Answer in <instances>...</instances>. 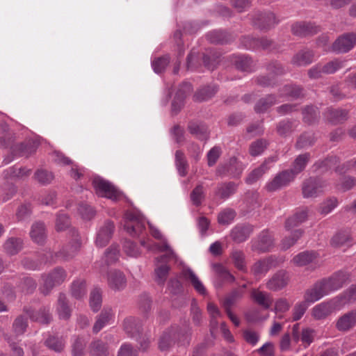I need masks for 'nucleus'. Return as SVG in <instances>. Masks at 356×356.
<instances>
[{"instance_id":"obj_22","label":"nucleus","mask_w":356,"mask_h":356,"mask_svg":"<svg viewBox=\"0 0 356 356\" xmlns=\"http://www.w3.org/2000/svg\"><path fill=\"white\" fill-rule=\"evenodd\" d=\"M23 311L33 321L48 324L52 319V316L49 312V307H42L38 311H34L31 308L25 307Z\"/></svg>"},{"instance_id":"obj_19","label":"nucleus","mask_w":356,"mask_h":356,"mask_svg":"<svg viewBox=\"0 0 356 356\" xmlns=\"http://www.w3.org/2000/svg\"><path fill=\"white\" fill-rule=\"evenodd\" d=\"M289 277L285 270H281L275 273L267 282L266 286L273 291H277L284 288L289 282Z\"/></svg>"},{"instance_id":"obj_21","label":"nucleus","mask_w":356,"mask_h":356,"mask_svg":"<svg viewBox=\"0 0 356 356\" xmlns=\"http://www.w3.org/2000/svg\"><path fill=\"white\" fill-rule=\"evenodd\" d=\"M319 31V26L311 22H296L291 26L292 33L301 37L316 34Z\"/></svg>"},{"instance_id":"obj_26","label":"nucleus","mask_w":356,"mask_h":356,"mask_svg":"<svg viewBox=\"0 0 356 356\" xmlns=\"http://www.w3.org/2000/svg\"><path fill=\"white\" fill-rule=\"evenodd\" d=\"M253 23L261 29H270L277 23L273 13H257L253 17Z\"/></svg>"},{"instance_id":"obj_15","label":"nucleus","mask_w":356,"mask_h":356,"mask_svg":"<svg viewBox=\"0 0 356 356\" xmlns=\"http://www.w3.org/2000/svg\"><path fill=\"white\" fill-rule=\"evenodd\" d=\"M314 331L308 327H301L300 323H296L292 327V339L298 343L301 341L305 347L309 346L314 341Z\"/></svg>"},{"instance_id":"obj_62","label":"nucleus","mask_w":356,"mask_h":356,"mask_svg":"<svg viewBox=\"0 0 356 356\" xmlns=\"http://www.w3.org/2000/svg\"><path fill=\"white\" fill-rule=\"evenodd\" d=\"M267 145L268 143L265 139H259L250 145V154L253 156H259L264 152Z\"/></svg>"},{"instance_id":"obj_27","label":"nucleus","mask_w":356,"mask_h":356,"mask_svg":"<svg viewBox=\"0 0 356 356\" xmlns=\"http://www.w3.org/2000/svg\"><path fill=\"white\" fill-rule=\"evenodd\" d=\"M356 325V310L348 312L340 316L336 322V328L341 332H347Z\"/></svg>"},{"instance_id":"obj_49","label":"nucleus","mask_w":356,"mask_h":356,"mask_svg":"<svg viewBox=\"0 0 356 356\" xmlns=\"http://www.w3.org/2000/svg\"><path fill=\"white\" fill-rule=\"evenodd\" d=\"M175 165L179 174L181 177L186 176L188 164L184 152L181 150H177L175 152Z\"/></svg>"},{"instance_id":"obj_30","label":"nucleus","mask_w":356,"mask_h":356,"mask_svg":"<svg viewBox=\"0 0 356 356\" xmlns=\"http://www.w3.org/2000/svg\"><path fill=\"white\" fill-rule=\"evenodd\" d=\"M307 208L299 209L292 216L286 219L285 222L286 229L289 230L295 227L300 225L307 219Z\"/></svg>"},{"instance_id":"obj_34","label":"nucleus","mask_w":356,"mask_h":356,"mask_svg":"<svg viewBox=\"0 0 356 356\" xmlns=\"http://www.w3.org/2000/svg\"><path fill=\"white\" fill-rule=\"evenodd\" d=\"M314 56L312 51L301 50L293 56L291 63L297 66H306L312 63Z\"/></svg>"},{"instance_id":"obj_43","label":"nucleus","mask_w":356,"mask_h":356,"mask_svg":"<svg viewBox=\"0 0 356 356\" xmlns=\"http://www.w3.org/2000/svg\"><path fill=\"white\" fill-rule=\"evenodd\" d=\"M316 259V254L314 252L305 251L295 256L292 261L296 266H303L312 263Z\"/></svg>"},{"instance_id":"obj_41","label":"nucleus","mask_w":356,"mask_h":356,"mask_svg":"<svg viewBox=\"0 0 356 356\" xmlns=\"http://www.w3.org/2000/svg\"><path fill=\"white\" fill-rule=\"evenodd\" d=\"M218 91V87L215 85H209L200 88L195 94V100L202 102L211 98Z\"/></svg>"},{"instance_id":"obj_59","label":"nucleus","mask_w":356,"mask_h":356,"mask_svg":"<svg viewBox=\"0 0 356 356\" xmlns=\"http://www.w3.org/2000/svg\"><path fill=\"white\" fill-rule=\"evenodd\" d=\"M252 60L245 55L236 56L234 63L236 68L241 71H249L252 67Z\"/></svg>"},{"instance_id":"obj_28","label":"nucleus","mask_w":356,"mask_h":356,"mask_svg":"<svg viewBox=\"0 0 356 356\" xmlns=\"http://www.w3.org/2000/svg\"><path fill=\"white\" fill-rule=\"evenodd\" d=\"M56 312L60 319L68 320L72 314V309L68 304L65 294L60 293L58 297Z\"/></svg>"},{"instance_id":"obj_54","label":"nucleus","mask_w":356,"mask_h":356,"mask_svg":"<svg viewBox=\"0 0 356 356\" xmlns=\"http://www.w3.org/2000/svg\"><path fill=\"white\" fill-rule=\"evenodd\" d=\"M236 211L231 208H226L220 211L218 216V222L222 225H229L236 217Z\"/></svg>"},{"instance_id":"obj_3","label":"nucleus","mask_w":356,"mask_h":356,"mask_svg":"<svg viewBox=\"0 0 356 356\" xmlns=\"http://www.w3.org/2000/svg\"><path fill=\"white\" fill-rule=\"evenodd\" d=\"M66 276V272L61 268H56L49 274L42 275L44 283L40 288L41 293L44 296L49 295L54 287L65 281Z\"/></svg>"},{"instance_id":"obj_50","label":"nucleus","mask_w":356,"mask_h":356,"mask_svg":"<svg viewBox=\"0 0 356 356\" xmlns=\"http://www.w3.org/2000/svg\"><path fill=\"white\" fill-rule=\"evenodd\" d=\"M157 249L160 252H166L165 254H163L156 258L157 263H165L169 260L173 259L175 257V254L173 250L170 248L168 243L165 239L163 240V243L161 245H156Z\"/></svg>"},{"instance_id":"obj_18","label":"nucleus","mask_w":356,"mask_h":356,"mask_svg":"<svg viewBox=\"0 0 356 356\" xmlns=\"http://www.w3.org/2000/svg\"><path fill=\"white\" fill-rule=\"evenodd\" d=\"M348 279L346 273L339 271L327 278L322 279L329 293L341 288Z\"/></svg>"},{"instance_id":"obj_23","label":"nucleus","mask_w":356,"mask_h":356,"mask_svg":"<svg viewBox=\"0 0 356 356\" xmlns=\"http://www.w3.org/2000/svg\"><path fill=\"white\" fill-rule=\"evenodd\" d=\"M191 91L192 86L188 83H184L179 86L172 102V110L174 113H177L181 110L185 97Z\"/></svg>"},{"instance_id":"obj_14","label":"nucleus","mask_w":356,"mask_h":356,"mask_svg":"<svg viewBox=\"0 0 356 356\" xmlns=\"http://www.w3.org/2000/svg\"><path fill=\"white\" fill-rule=\"evenodd\" d=\"M338 302L335 300L322 302L315 305L312 309V316L316 320L327 318L337 309Z\"/></svg>"},{"instance_id":"obj_12","label":"nucleus","mask_w":356,"mask_h":356,"mask_svg":"<svg viewBox=\"0 0 356 356\" xmlns=\"http://www.w3.org/2000/svg\"><path fill=\"white\" fill-rule=\"evenodd\" d=\"M329 294L330 293L321 279L316 282L305 291L304 293V300L309 304H313Z\"/></svg>"},{"instance_id":"obj_35","label":"nucleus","mask_w":356,"mask_h":356,"mask_svg":"<svg viewBox=\"0 0 356 356\" xmlns=\"http://www.w3.org/2000/svg\"><path fill=\"white\" fill-rule=\"evenodd\" d=\"M348 112L344 109L328 108L325 113L326 119L333 124L341 123L348 119Z\"/></svg>"},{"instance_id":"obj_55","label":"nucleus","mask_w":356,"mask_h":356,"mask_svg":"<svg viewBox=\"0 0 356 356\" xmlns=\"http://www.w3.org/2000/svg\"><path fill=\"white\" fill-rule=\"evenodd\" d=\"M303 230L296 229L290 236H285L281 241V248L282 250H287L293 246L297 241L302 236Z\"/></svg>"},{"instance_id":"obj_58","label":"nucleus","mask_w":356,"mask_h":356,"mask_svg":"<svg viewBox=\"0 0 356 356\" xmlns=\"http://www.w3.org/2000/svg\"><path fill=\"white\" fill-rule=\"evenodd\" d=\"M102 291L99 288H95L90 293V306L91 309L97 312L102 306Z\"/></svg>"},{"instance_id":"obj_52","label":"nucleus","mask_w":356,"mask_h":356,"mask_svg":"<svg viewBox=\"0 0 356 356\" xmlns=\"http://www.w3.org/2000/svg\"><path fill=\"white\" fill-rule=\"evenodd\" d=\"M213 269L216 274L224 282L232 283L235 281V277L229 271L221 264H213Z\"/></svg>"},{"instance_id":"obj_57","label":"nucleus","mask_w":356,"mask_h":356,"mask_svg":"<svg viewBox=\"0 0 356 356\" xmlns=\"http://www.w3.org/2000/svg\"><path fill=\"white\" fill-rule=\"evenodd\" d=\"M275 104H276V98L274 95H270L259 99L255 105L254 110L257 113H263Z\"/></svg>"},{"instance_id":"obj_44","label":"nucleus","mask_w":356,"mask_h":356,"mask_svg":"<svg viewBox=\"0 0 356 356\" xmlns=\"http://www.w3.org/2000/svg\"><path fill=\"white\" fill-rule=\"evenodd\" d=\"M244 291L242 289H235L228 294L222 301V307L225 310L231 309L232 307L243 296Z\"/></svg>"},{"instance_id":"obj_45","label":"nucleus","mask_w":356,"mask_h":356,"mask_svg":"<svg viewBox=\"0 0 356 356\" xmlns=\"http://www.w3.org/2000/svg\"><path fill=\"white\" fill-rule=\"evenodd\" d=\"M170 270V267L165 263H157L154 269L155 281L158 284L163 285Z\"/></svg>"},{"instance_id":"obj_8","label":"nucleus","mask_w":356,"mask_h":356,"mask_svg":"<svg viewBox=\"0 0 356 356\" xmlns=\"http://www.w3.org/2000/svg\"><path fill=\"white\" fill-rule=\"evenodd\" d=\"M124 227L131 236L139 235L145 227L144 218L137 213L129 212L126 214Z\"/></svg>"},{"instance_id":"obj_2","label":"nucleus","mask_w":356,"mask_h":356,"mask_svg":"<svg viewBox=\"0 0 356 356\" xmlns=\"http://www.w3.org/2000/svg\"><path fill=\"white\" fill-rule=\"evenodd\" d=\"M69 234L71 241L67 245H64L56 253L55 256L57 259L67 261L73 258L80 250L81 240L77 230L73 228L70 230Z\"/></svg>"},{"instance_id":"obj_38","label":"nucleus","mask_w":356,"mask_h":356,"mask_svg":"<svg viewBox=\"0 0 356 356\" xmlns=\"http://www.w3.org/2000/svg\"><path fill=\"white\" fill-rule=\"evenodd\" d=\"M181 275L186 280H188L191 282L194 289L200 294H205L206 289L197 277V275L193 272V270L190 268H184L181 272Z\"/></svg>"},{"instance_id":"obj_10","label":"nucleus","mask_w":356,"mask_h":356,"mask_svg":"<svg viewBox=\"0 0 356 356\" xmlns=\"http://www.w3.org/2000/svg\"><path fill=\"white\" fill-rule=\"evenodd\" d=\"M327 183L320 178L310 177L302 184V191L304 197H314L323 192Z\"/></svg>"},{"instance_id":"obj_31","label":"nucleus","mask_w":356,"mask_h":356,"mask_svg":"<svg viewBox=\"0 0 356 356\" xmlns=\"http://www.w3.org/2000/svg\"><path fill=\"white\" fill-rule=\"evenodd\" d=\"M237 190V185L232 181L219 184L215 191V195L222 200H227L233 195Z\"/></svg>"},{"instance_id":"obj_48","label":"nucleus","mask_w":356,"mask_h":356,"mask_svg":"<svg viewBox=\"0 0 356 356\" xmlns=\"http://www.w3.org/2000/svg\"><path fill=\"white\" fill-rule=\"evenodd\" d=\"M86 283L83 280L73 282L71 286V295L76 299H81L86 294Z\"/></svg>"},{"instance_id":"obj_53","label":"nucleus","mask_w":356,"mask_h":356,"mask_svg":"<svg viewBox=\"0 0 356 356\" xmlns=\"http://www.w3.org/2000/svg\"><path fill=\"white\" fill-rule=\"evenodd\" d=\"M231 258L234 266L242 272H247L246 264L245 261V254L242 251L234 250L231 254Z\"/></svg>"},{"instance_id":"obj_39","label":"nucleus","mask_w":356,"mask_h":356,"mask_svg":"<svg viewBox=\"0 0 356 356\" xmlns=\"http://www.w3.org/2000/svg\"><path fill=\"white\" fill-rule=\"evenodd\" d=\"M190 133L201 140H207L209 138L207 127L202 124L195 122H191L188 125Z\"/></svg>"},{"instance_id":"obj_64","label":"nucleus","mask_w":356,"mask_h":356,"mask_svg":"<svg viewBox=\"0 0 356 356\" xmlns=\"http://www.w3.org/2000/svg\"><path fill=\"white\" fill-rule=\"evenodd\" d=\"M34 177L39 183L43 185L50 184L54 177L52 172L43 169L38 170Z\"/></svg>"},{"instance_id":"obj_1","label":"nucleus","mask_w":356,"mask_h":356,"mask_svg":"<svg viewBox=\"0 0 356 356\" xmlns=\"http://www.w3.org/2000/svg\"><path fill=\"white\" fill-rule=\"evenodd\" d=\"M191 335V331L188 327L184 329L172 327L163 332L159 339V348L162 351L168 350L175 344V339H177V343L180 345H188Z\"/></svg>"},{"instance_id":"obj_17","label":"nucleus","mask_w":356,"mask_h":356,"mask_svg":"<svg viewBox=\"0 0 356 356\" xmlns=\"http://www.w3.org/2000/svg\"><path fill=\"white\" fill-rule=\"evenodd\" d=\"M273 246L272 235L267 231H262L256 239L252 241V250L258 252H265Z\"/></svg>"},{"instance_id":"obj_5","label":"nucleus","mask_w":356,"mask_h":356,"mask_svg":"<svg viewBox=\"0 0 356 356\" xmlns=\"http://www.w3.org/2000/svg\"><path fill=\"white\" fill-rule=\"evenodd\" d=\"M345 61L335 59L325 65L317 64L308 71V75L311 79H318L324 74H330L344 67Z\"/></svg>"},{"instance_id":"obj_56","label":"nucleus","mask_w":356,"mask_h":356,"mask_svg":"<svg viewBox=\"0 0 356 356\" xmlns=\"http://www.w3.org/2000/svg\"><path fill=\"white\" fill-rule=\"evenodd\" d=\"M351 238L350 232L349 230H343L337 233L333 236L331 240V243L333 246L339 247L347 244Z\"/></svg>"},{"instance_id":"obj_61","label":"nucleus","mask_w":356,"mask_h":356,"mask_svg":"<svg viewBox=\"0 0 356 356\" xmlns=\"http://www.w3.org/2000/svg\"><path fill=\"white\" fill-rule=\"evenodd\" d=\"M302 90L298 86L286 85L280 90L281 97L289 96L293 98H298L302 95Z\"/></svg>"},{"instance_id":"obj_9","label":"nucleus","mask_w":356,"mask_h":356,"mask_svg":"<svg viewBox=\"0 0 356 356\" xmlns=\"http://www.w3.org/2000/svg\"><path fill=\"white\" fill-rule=\"evenodd\" d=\"M124 227L131 236L139 235L145 227L144 218L137 213L129 212L126 214Z\"/></svg>"},{"instance_id":"obj_36","label":"nucleus","mask_w":356,"mask_h":356,"mask_svg":"<svg viewBox=\"0 0 356 356\" xmlns=\"http://www.w3.org/2000/svg\"><path fill=\"white\" fill-rule=\"evenodd\" d=\"M90 356H108V344L99 339L92 341L89 346Z\"/></svg>"},{"instance_id":"obj_11","label":"nucleus","mask_w":356,"mask_h":356,"mask_svg":"<svg viewBox=\"0 0 356 356\" xmlns=\"http://www.w3.org/2000/svg\"><path fill=\"white\" fill-rule=\"evenodd\" d=\"M295 177L289 170H282L266 184V189L269 192L276 191L282 188L287 186L294 180Z\"/></svg>"},{"instance_id":"obj_32","label":"nucleus","mask_w":356,"mask_h":356,"mask_svg":"<svg viewBox=\"0 0 356 356\" xmlns=\"http://www.w3.org/2000/svg\"><path fill=\"white\" fill-rule=\"evenodd\" d=\"M252 231V229L250 226L237 225L232 229L230 236L236 243H242L247 240Z\"/></svg>"},{"instance_id":"obj_6","label":"nucleus","mask_w":356,"mask_h":356,"mask_svg":"<svg viewBox=\"0 0 356 356\" xmlns=\"http://www.w3.org/2000/svg\"><path fill=\"white\" fill-rule=\"evenodd\" d=\"M283 261V258H278L272 255L256 261L251 267V272L256 277L261 278L264 276L270 268L277 267Z\"/></svg>"},{"instance_id":"obj_42","label":"nucleus","mask_w":356,"mask_h":356,"mask_svg":"<svg viewBox=\"0 0 356 356\" xmlns=\"http://www.w3.org/2000/svg\"><path fill=\"white\" fill-rule=\"evenodd\" d=\"M309 159L310 154L308 153L299 155L295 159L291 169L289 170V171L293 172V177H296L297 175L305 168Z\"/></svg>"},{"instance_id":"obj_60","label":"nucleus","mask_w":356,"mask_h":356,"mask_svg":"<svg viewBox=\"0 0 356 356\" xmlns=\"http://www.w3.org/2000/svg\"><path fill=\"white\" fill-rule=\"evenodd\" d=\"M45 344L49 348L56 352L62 351L65 347L64 339L62 337H58L54 336L49 337L45 341Z\"/></svg>"},{"instance_id":"obj_51","label":"nucleus","mask_w":356,"mask_h":356,"mask_svg":"<svg viewBox=\"0 0 356 356\" xmlns=\"http://www.w3.org/2000/svg\"><path fill=\"white\" fill-rule=\"evenodd\" d=\"M208 40L211 43L224 44L229 41L227 33L222 30H216L207 35Z\"/></svg>"},{"instance_id":"obj_25","label":"nucleus","mask_w":356,"mask_h":356,"mask_svg":"<svg viewBox=\"0 0 356 356\" xmlns=\"http://www.w3.org/2000/svg\"><path fill=\"white\" fill-rule=\"evenodd\" d=\"M114 312L110 307H105L101 313L97 316L96 321L93 325L92 331L94 333H98L107 324H110L113 321Z\"/></svg>"},{"instance_id":"obj_29","label":"nucleus","mask_w":356,"mask_h":356,"mask_svg":"<svg viewBox=\"0 0 356 356\" xmlns=\"http://www.w3.org/2000/svg\"><path fill=\"white\" fill-rule=\"evenodd\" d=\"M108 284L110 288L113 290H122L126 286V278L124 275L119 270H111L108 274Z\"/></svg>"},{"instance_id":"obj_7","label":"nucleus","mask_w":356,"mask_h":356,"mask_svg":"<svg viewBox=\"0 0 356 356\" xmlns=\"http://www.w3.org/2000/svg\"><path fill=\"white\" fill-rule=\"evenodd\" d=\"M92 185L99 196L113 200H116L120 197V193L114 186L101 177H95L92 180Z\"/></svg>"},{"instance_id":"obj_20","label":"nucleus","mask_w":356,"mask_h":356,"mask_svg":"<svg viewBox=\"0 0 356 356\" xmlns=\"http://www.w3.org/2000/svg\"><path fill=\"white\" fill-rule=\"evenodd\" d=\"M277 161V157L270 156L258 168L253 170L246 177L245 181L248 184L256 182L264 174L267 172L272 167V165Z\"/></svg>"},{"instance_id":"obj_4","label":"nucleus","mask_w":356,"mask_h":356,"mask_svg":"<svg viewBox=\"0 0 356 356\" xmlns=\"http://www.w3.org/2000/svg\"><path fill=\"white\" fill-rule=\"evenodd\" d=\"M124 330L126 333L131 338H135L137 341H138L140 343V348L143 350H145L149 345L148 339H143L142 341H140L141 339V330H142V323L140 319L129 316L124 319Z\"/></svg>"},{"instance_id":"obj_13","label":"nucleus","mask_w":356,"mask_h":356,"mask_svg":"<svg viewBox=\"0 0 356 356\" xmlns=\"http://www.w3.org/2000/svg\"><path fill=\"white\" fill-rule=\"evenodd\" d=\"M114 231L113 222L109 220H106L97 231L95 245L99 248L106 246L111 239Z\"/></svg>"},{"instance_id":"obj_40","label":"nucleus","mask_w":356,"mask_h":356,"mask_svg":"<svg viewBox=\"0 0 356 356\" xmlns=\"http://www.w3.org/2000/svg\"><path fill=\"white\" fill-rule=\"evenodd\" d=\"M30 174L31 170L17 166L10 167L4 170V177L6 179H20L29 176Z\"/></svg>"},{"instance_id":"obj_47","label":"nucleus","mask_w":356,"mask_h":356,"mask_svg":"<svg viewBox=\"0 0 356 356\" xmlns=\"http://www.w3.org/2000/svg\"><path fill=\"white\" fill-rule=\"evenodd\" d=\"M28 327L27 318L22 316H18L13 321L12 330L16 337L21 336L25 333Z\"/></svg>"},{"instance_id":"obj_33","label":"nucleus","mask_w":356,"mask_h":356,"mask_svg":"<svg viewBox=\"0 0 356 356\" xmlns=\"http://www.w3.org/2000/svg\"><path fill=\"white\" fill-rule=\"evenodd\" d=\"M32 240L38 244H43L46 238L45 225L42 222L33 224L30 232Z\"/></svg>"},{"instance_id":"obj_37","label":"nucleus","mask_w":356,"mask_h":356,"mask_svg":"<svg viewBox=\"0 0 356 356\" xmlns=\"http://www.w3.org/2000/svg\"><path fill=\"white\" fill-rule=\"evenodd\" d=\"M119 255V248L117 245H111L105 252L104 257L103 258L105 265L99 266V270L103 273L106 270V268L108 265L113 264L117 261Z\"/></svg>"},{"instance_id":"obj_63","label":"nucleus","mask_w":356,"mask_h":356,"mask_svg":"<svg viewBox=\"0 0 356 356\" xmlns=\"http://www.w3.org/2000/svg\"><path fill=\"white\" fill-rule=\"evenodd\" d=\"M86 342L83 338L75 337L72 344V356H83Z\"/></svg>"},{"instance_id":"obj_16","label":"nucleus","mask_w":356,"mask_h":356,"mask_svg":"<svg viewBox=\"0 0 356 356\" xmlns=\"http://www.w3.org/2000/svg\"><path fill=\"white\" fill-rule=\"evenodd\" d=\"M356 44V34L348 33L340 36L332 44V49L337 53H346Z\"/></svg>"},{"instance_id":"obj_46","label":"nucleus","mask_w":356,"mask_h":356,"mask_svg":"<svg viewBox=\"0 0 356 356\" xmlns=\"http://www.w3.org/2000/svg\"><path fill=\"white\" fill-rule=\"evenodd\" d=\"M22 248V241L17 238H9L4 243L3 248L6 252L10 255L18 253Z\"/></svg>"},{"instance_id":"obj_24","label":"nucleus","mask_w":356,"mask_h":356,"mask_svg":"<svg viewBox=\"0 0 356 356\" xmlns=\"http://www.w3.org/2000/svg\"><path fill=\"white\" fill-rule=\"evenodd\" d=\"M252 301L263 309H268L273 304V297L270 293L253 289L250 292Z\"/></svg>"}]
</instances>
